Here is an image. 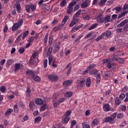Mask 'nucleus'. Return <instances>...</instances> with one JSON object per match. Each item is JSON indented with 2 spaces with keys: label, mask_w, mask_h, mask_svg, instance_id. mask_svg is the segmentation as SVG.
<instances>
[{
  "label": "nucleus",
  "mask_w": 128,
  "mask_h": 128,
  "mask_svg": "<svg viewBox=\"0 0 128 128\" xmlns=\"http://www.w3.org/2000/svg\"><path fill=\"white\" fill-rule=\"evenodd\" d=\"M118 115V113L116 112H114L111 115L110 117H106L104 118V122H110V124H114L116 122V116Z\"/></svg>",
  "instance_id": "nucleus-1"
},
{
  "label": "nucleus",
  "mask_w": 128,
  "mask_h": 128,
  "mask_svg": "<svg viewBox=\"0 0 128 128\" xmlns=\"http://www.w3.org/2000/svg\"><path fill=\"white\" fill-rule=\"evenodd\" d=\"M76 1H72L69 4L67 10V14H72L74 6H76Z\"/></svg>",
  "instance_id": "nucleus-2"
},
{
  "label": "nucleus",
  "mask_w": 128,
  "mask_h": 128,
  "mask_svg": "<svg viewBox=\"0 0 128 128\" xmlns=\"http://www.w3.org/2000/svg\"><path fill=\"white\" fill-rule=\"evenodd\" d=\"M124 30H128V19H126L122 21L120 24L117 26V28H122V26H124Z\"/></svg>",
  "instance_id": "nucleus-3"
},
{
  "label": "nucleus",
  "mask_w": 128,
  "mask_h": 128,
  "mask_svg": "<svg viewBox=\"0 0 128 128\" xmlns=\"http://www.w3.org/2000/svg\"><path fill=\"white\" fill-rule=\"evenodd\" d=\"M48 78L49 80H50V82H56L58 80V76L53 74H49L48 76Z\"/></svg>",
  "instance_id": "nucleus-4"
},
{
  "label": "nucleus",
  "mask_w": 128,
  "mask_h": 128,
  "mask_svg": "<svg viewBox=\"0 0 128 128\" xmlns=\"http://www.w3.org/2000/svg\"><path fill=\"white\" fill-rule=\"evenodd\" d=\"M60 42H58L56 44L53 48V52H54V54H56V52L60 50Z\"/></svg>",
  "instance_id": "nucleus-5"
},
{
  "label": "nucleus",
  "mask_w": 128,
  "mask_h": 128,
  "mask_svg": "<svg viewBox=\"0 0 128 128\" xmlns=\"http://www.w3.org/2000/svg\"><path fill=\"white\" fill-rule=\"evenodd\" d=\"M32 94V90L30 88L28 87H27L26 90V96L27 100H30V94Z\"/></svg>",
  "instance_id": "nucleus-6"
},
{
  "label": "nucleus",
  "mask_w": 128,
  "mask_h": 128,
  "mask_svg": "<svg viewBox=\"0 0 128 128\" xmlns=\"http://www.w3.org/2000/svg\"><path fill=\"white\" fill-rule=\"evenodd\" d=\"M103 110H104V112H110L112 110V108H110V106L108 103L104 104Z\"/></svg>",
  "instance_id": "nucleus-7"
},
{
  "label": "nucleus",
  "mask_w": 128,
  "mask_h": 128,
  "mask_svg": "<svg viewBox=\"0 0 128 128\" xmlns=\"http://www.w3.org/2000/svg\"><path fill=\"white\" fill-rule=\"evenodd\" d=\"M72 65H70V63H68V64L66 66V68H65L66 70V68H68L66 72L67 76H70V72H72Z\"/></svg>",
  "instance_id": "nucleus-8"
},
{
  "label": "nucleus",
  "mask_w": 128,
  "mask_h": 128,
  "mask_svg": "<svg viewBox=\"0 0 128 128\" xmlns=\"http://www.w3.org/2000/svg\"><path fill=\"white\" fill-rule=\"evenodd\" d=\"M96 84H98L100 82V80L102 78L100 77V72H98L96 76Z\"/></svg>",
  "instance_id": "nucleus-9"
},
{
  "label": "nucleus",
  "mask_w": 128,
  "mask_h": 128,
  "mask_svg": "<svg viewBox=\"0 0 128 128\" xmlns=\"http://www.w3.org/2000/svg\"><path fill=\"white\" fill-rule=\"evenodd\" d=\"M35 104L38 106L42 105V104H44V100H42V98H36L35 99Z\"/></svg>",
  "instance_id": "nucleus-10"
},
{
  "label": "nucleus",
  "mask_w": 128,
  "mask_h": 128,
  "mask_svg": "<svg viewBox=\"0 0 128 128\" xmlns=\"http://www.w3.org/2000/svg\"><path fill=\"white\" fill-rule=\"evenodd\" d=\"M20 27L18 24V22H15L13 24V26H12V32H16V30H18V28H20Z\"/></svg>",
  "instance_id": "nucleus-11"
},
{
  "label": "nucleus",
  "mask_w": 128,
  "mask_h": 128,
  "mask_svg": "<svg viewBox=\"0 0 128 128\" xmlns=\"http://www.w3.org/2000/svg\"><path fill=\"white\" fill-rule=\"evenodd\" d=\"M98 71L96 69H92L89 71V74L90 76H96Z\"/></svg>",
  "instance_id": "nucleus-12"
},
{
  "label": "nucleus",
  "mask_w": 128,
  "mask_h": 128,
  "mask_svg": "<svg viewBox=\"0 0 128 128\" xmlns=\"http://www.w3.org/2000/svg\"><path fill=\"white\" fill-rule=\"evenodd\" d=\"M103 36H106V38H110L112 36V32L110 30H106L103 34Z\"/></svg>",
  "instance_id": "nucleus-13"
},
{
  "label": "nucleus",
  "mask_w": 128,
  "mask_h": 128,
  "mask_svg": "<svg viewBox=\"0 0 128 128\" xmlns=\"http://www.w3.org/2000/svg\"><path fill=\"white\" fill-rule=\"evenodd\" d=\"M112 20V19L110 18V15H107L104 18V22L105 24H106V22H110Z\"/></svg>",
  "instance_id": "nucleus-14"
},
{
  "label": "nucleus",
  "mask_w": 128,
  "mask_h": 128,
  "mask_svg": "<svg viewBox=\"0 0 128 128\" xmlns=\"http://www.w3.org/2000/svg\"><path fill=\"white\" fill-rule=\"evenodd\" d=\"M96 22H99V24H102L103 22H104V17H102V16H100L96 18Z\"/></svg>",
  "instance_id": "nucleus-15"
},
{
  "label": "nucleus",
  "mask_w": 128,
  "mask_h": 128,
  "mask_svg": "<svg viewBox=\"0 0 128 128\" xmlns=\"http://www.w3.org/2000/svg\"><path fill=\"white\" fill-rule=\"evenodd\" d=\"M74 92H72V91H68L66 92L65 94H64V96L65 98H72V96Z\"/></svg>",
  "instance_id": "nucleus-16"
},
{
  "label": "nucleus",
  "mask_w": 128,
  "mask_h": 128,
  "mask_svg": "<svg viewBox=\"0 0 128 128\" xmlns=\"http://www.w3.org/2000/svg\"><path fill=\"white\" fill-rule=\"evenodd\" d=\"M28 106L31 110H34L36 108V104H34V102H30L29 103Z\"/></svg>",
  "instance_id": "nucleus-17"
},
{
  "label": "nucleus",
  "mask_w": 128,
  "mask_h": 128,
  "mask_svg": "<svg viewBox=\"0 0 128 128\" xmlns=\"http://www.w3.org/2000/svg\"><path fill=\"white\" fill-rule=\"evenodd\" d=\"M92 84V79L88 77L86 78V88H90Z\"/></svg>",
  "instance_id": "nucleus-18"
},
{
  "label": "nucleus",
  "mask_w": 128,
  "mask_h": 128,
  "mask_svg": "<svg viewBox=\"0 0 128 128\" xmlns=\"http://www.w3.org/2000/svg\"><path fill=\"white\" fill-rule=\"evenodd\" d=\"M68 18H70V16H64V18L62 20V26H64V24H66V22H68Z\"/></svg>",
  "instance_id": "nucleus-19"
},
{
  "label": "nucleus",
  "mask_w": 128,
  "mask_h": 128,
  "mask_svg": "<svg viewBox=\"0 0 128 128\" xmlns=\"http://www.w3.org/2000/svg\"><path fill=\"white\" fill-rule=\"evenodd\" d=\"M20 68V64L16 63L14 64V72H16Z\"/></svg>",
  "instance_id": "nucleus-20"
},
{
  "label": "nucleus",
  "mask_w": 128,
  "mask_h": 128,
  "mask_svg": "<svg viewBox=\"0 0 128 128\" xmlns=\"http://www.w3.org/2000/svg\"><path fill=\"white\" fill-rule=\"evenodd\" d=\"M52 47H50L46 52V56H52Z\"/></svg>",
  "instance_id": "nucleus-21"
},
{
  "label": "nucleus",
  "mask_w": 128,
  "mask_h": 128,
  "mask_svg": "<svg viewBox=\"0 0 128 128\" xmlns=\"http://www.w3.org/2000/svg\"><path fill=\"white\" fill-rule=\"evenodd\" d=\"M32 78L35 82H40V78L37 75L34 74L32 76Z\"/></svg>",
  "instance_id": "nucleus-22"
},
{
  "label": "nucleus",
  "mask_w": 128,
  "mask_h": 128,
  "mask_svg": "<svg viewBox=\"0 0 128 128\" xmlns=\"http://www.w3.org/2000/svg\"><path fill=\"white\" fill-rule=\"evenodd\" d=\"M72 83V80H65L63 82V86H70V84Z\"/></svg>",
  "instance_id": "nucleus-23"
},
{
  "label": "nucleus",
  "mask_w": 128,
  "mask_h": 128,
  "mask_svg": "<svg viewBox=\"0 0 128 128\" xmlns=\"http://www.w3.org/2000/svg\"><path fill=\"white\" fill-rule=\"evenodd\" d=\"M70 118L65 116V118H64L63 120H62V122L64 124H68V122H70Z\"/></svg>",
  "instance_id": "nucleus-24"
},
{
  "label": "nucleus",
  "mask_w": 128,
  "mask_h": 128,
  "mask_svg": "<svg viewBox=\"0 0 128 128\" xmlns=\"http://www.w3.org/2000/svg\"><path fill=\"white\" fill-rule=\"evenodd\" d=\"M79 86L80 88H84L86 86V80L84 79L83 80H82L80 81L79 83Z\"/></svg>",
  "instance_id": "nucleus-25"
},
{
  "label": "nucleus",
  "mask_w": 128,
  "mask_h": 128,
  "mask_svg": "<svg viewBox=\"0 0 128 128\" xmlns=\"http://www.w3.org/2000/svg\"><path fill=\"white\" fill-rule=\"evenodd\" d=\"M36 60H38V58H32V57H30V64H36V62H38Z\"/></svg>",
  "instance_id": "nucleus-26"
},
{
  "label": "nucleus",
  "mask_w": 128,
  "mask_h": 128,
  "mask_svg": "<svg viewBox=\"0 0 128 128\" xmlns=\"http://www.w3.org/2000/svg\"><path fill=\"white\" fill-rule=\"evenodd\" d=\"M12 112H14L12 109H11V108L8 109L6 110V112H5V116H10V114H12Z\"/></svg>",
  "instance_id": "nucleus-27"
},
{
  "label": "nucleus",
  "mask_w": 128,
  "mask_h": 128,
  "mask_svg": "<svg viewBox=\"0 0 128 128\" xmlns=\"http://www.w3.org/2000/svg\"><path fill=\"white\" fill-rule=\"evenodd\" d=\"M99 122L100 121H98V119L95 118L92 121L91 123V126H97Z\"/></svg>",
  "instance_id": "nucleus-28"
},
{
  "label": "nucleus",
  "mask_w": 128,
  "mask_h": 128,
  "mask_svg": "<svg viewBox=\"0 0 128 128\" xmlns=\"http://www.w3.org/2000/svg\"><path fill=\"white\" fill-rule=\"evenodd\" d=\"M48 108V104H44L40 108V110L42 112H44Z\"/></svg>",
  "instance_id": "nucleus-29"
},
{
  "label": "nucleus",
  "mask_w": 128,
  "mask_h": 128,
  "mask_svg": "<svg viewBox=\"0 0 128 128\" xmlns=\"http://www.w3.org/2000/svg\"><path fill=\"white\" fill-rule=\"evenodd\" d=\"M26 74H27V76H34V72L30 69H28L26 72Z\"/></svg>",
  "instance_id": "nucleus-30"
},
{
  "label": "nucleus",
  "mask_w": 128,
  "mask_h": 128,
  "mask_svg": "<svg viewBox=\"0 0 128 128\" xmlns=\"http://www.w3.org/2000/svg\"><path fill=\"white\" fill-rule=\"evenodd\" d=\"M0 91L2 94H6V86H2L0 88Z\"/></svg>",
  "instance_id": "nucleus-31"
},
{
  "label": "nucleus",
  "mask_w": 128,
  "mask_h": 128,
  "mask_svg": "<svg viewBox=\"0 0 128 128\" xmlns=\"http://www.w3.org/2000/svg\"><path fill=\"white\" fill-rule=\"evenodd\" d=\"M70 114H72V110H69L66 111V113L64 114V116L67 118H70Z\"/></svg>",
  "instance_id": "nucleus-32"
},
{
  "label": "nucleus",
  "mask_w": 128,
  "mask_h": 128,
  "mask_svg": "<svg viewBox=\"0 0 128 128\" xmlns=\"http://www.w3.org/2000/svg\"><path fill=\"white\" fill-rule=\"evenodd\" d=\"M120 104H122V101L120 100V98L116 97L115 98V104H116V106H120Z\"/></svg>",
  "instance_id": "nucleus-33"
},
{
  "label": "nucleus",
  "mask_w": 128,
  "mask_h": 128,
  "mask_svg": "<svg viewBox=\"0 0 128 128\" xmlns=\"http://www.w3.org/2000/svg\"><path fill=\"white\" fill-rule=\"evenodd\" d=\"M42 122V117H40V116H37L34 120V124H36L38 122Z\"/></svg>",
  "instance_id": "nucleus-34"
},
{
  "label": "nucleus",
  "mask_w": 128,
  "mask_h": 128,
  "mask_svg": "<svg viewBox=\"0 0 128 128\" xmlns=\"http://www.w3.org/2000/svg\"><path fill=\"white\" fill-rule=\"evenodd\" d=\"M17 24L20 28L22 24H24V20L22 18H19L17 22Z\"/></svg>",
  "instance_id": "nucleus-35"
},
{
  "label": "nucleus",
  "mask_w": 128,
  "mask_h": 128,
  "mask_svg": "<svg viewBox=\"0 0 128 128\" xmlns=\"http://www.w3.org/2000/svg\"><path fill=\"white\" fill-rule=\"evenodd\" d=\"M60 28H62V26H60V25L58 24L55 27H54L53 28V32H58V30H60Z\"/></svg>",
  "instance_id": "nucleus-36"
},
{
  "label": "nucleus",
  "mask_w": 128,
  "mask_h": 128,
  "mask_svg": "<svg viewBox=\"0 0 128 128\" xmlns=\"http://www.w3.org/2000/svg\"><path fill=\"white\" fill-rule=\"evenodd\" d=\"M98 26V24L96 23L91 26L90 27L88 28V30H94Z\"/></svg>",
  "instance_id": "nucleus-37"
},
{
  "label": "nucleus",
  "mask_w": 128,
  "mask_h": 128,
  "mask_svg": "<svg viewBox=\"0 0 128 128\" xmlns=\"http://www.w3.org/2000/svg\"><path fill=\"white\" fill-rule=\"evenodd\" d=\"M96 66V64H90L87 68L89 69V70H94Z\"/></svg>",
  "instance_id": "nucleus-38"
},
{
  "label": "nucleus",
  "mask_w": 128,
  "mask_h": 128,
  "mask_svg": "<svg viewBox=\"0 0 128 128\" xmlns=\"http://www.w3.org/2000/svg\"><path fill=\"white\" fill-rule=\"evenodd\" d=\"M28 36V30L24 31L23 33V36L22 37V40H24V38H26Z\"/></svg>",
  "instance_id": "nucleus-39"
},
{
  "label": "nucleus",
  "mask_w": 128,
  "mask_h": 128,
  "mask_svg": "<svg viewBox=\"0 0 128 128\" xmlns=\"http://www.w3.org/2000/svg\"><path fill=\"white\" fill-rule=\"evenodd\" d=\"M82 128H90V126L86 124V122H84L82 123Z\"/></svg>",
  "instance_id": "nucleus-40"
},
{
  "label": "nucleus",
  "mask_w": 128,
  "mask_h": 128,
  "mask_svg": "<svg viewBox=\"0 0 128 128\" xmlns=\"http://www.w3.org/2000/svg\"><path fill=\"white\" fill-rule=\"evenodd\" d=\"M15 6H16V8L17 12H19L20 11V8H21L20 4V3H16L15 4Z\"/></svg>",
  "instance_id": "nucleus-41"
},
{
  "label": "nucleus",
  "mask_w": 128,
  "mask_h": 128,
  "mask_svg": "<svg viewBox=\"0 0 128 128\" xmlns=\"http://www.w3.org/2000/svg\"><path fill=\"white\" fill-rule=\"evenodd\" d=\"M38 56V51H34V52L32 53V56L30 58H36V56Z\"/></svg>",
  "instance_id": "nucleus-42"
},
{
  "label": "nucleus",
  "mask_w": 128,
  "mask_h": 128,
  "mask_svg": "<svg viewBox=\"0 0 128 128\" xmlns=\"http://www.w3.org/2000/svg\"><path fill=\"white\" fill-rule=\"evenodd\" d=\"M116 116L117 118H124V113H119Z\"/></svg>",
  "instance_id": "nucleus-43"
},
{
  "label": "nucleus",
  "mask_w": 128,
  "mask_h": 128,
  "mask_svg": "<svg viewBox=\"0 0 128 128\" xmlns=\"http://www.w3.org/2000/svg\"><path fill=\"white\" fill-rule=\"evenodd\" d=\"M66 6V0H62L60 2V6L62 8H64Z\"/></svg>",
  "instance_id": "nucleus-44"
},
{
  "label": "nucleus",
  "mask_w": 128,
  "mask_h": 128,
  "mask_svg": "<svg viewBox=\"0 0 128 128\" xmlns=\"http://www.w3.org/2000/svg\"><path fill=\"white\" fill-rule=\"evenodd\" d=\"M30 8L32 12H34V10H36V5H34V4H31L30 5Z\"/></svg>",
  "instance_id": "nucleus-45"
},
{
  "label": "nucleus",
  "mask_w": 128,
  "mask_h": 128,
  "mask_svg": "<svg viewBox=\"0 0 128 128\" xmlns=\"http://www.w3.org/2000/svg\"><path fill=\"white\" fill-rule=\"evenodd\" d=\"M88 4L85 1H84V2H82V4H81L82 8H88Z\"/></svg>",
  "instance_id": "nucleus-46"
},
{
  "label": "nucleus",
  "mask_w": 128,
  "mask_h": 128,
  "mask_svg": "<svg viewBox=\"0 0 128 128\" xmlns=\"http://www.w3.org/2000/svg\"><path fill=\"white\" fill-rule=\"evenodd\" d=\"M114 63H110V62H108L106 65V68H108V70H110V68H112V66H114Z\"/></svg>",
  "instance_id": "nucleus-47"
},
{
  "label": "nucleus",
  "mask_w": 128,
  "mask_h": 128,
  "mask_svg": "<svg viewBox=\"0 0 128 128\" xmlns=\"http://www.w3.org/2000/svg\"><path fill=\"white\" fill-rule=\"evenodd\" d=\"M18 52H19V54H24V48H20L18 50Z\"/></svg>",
  "instance_id": "nucleus-48"
},
{
  "label": "nucleus",
  "mask_w": 128,
  "mask_h": 128,
  "mask_svg": "<svg viewBox=\"0 0 128 128\" xmlns=\"http://www.w3.org/2000/svg\"><path fill=\"white\" fill-rule=\"evenodd\" d=\"M80 10H78L74 15L73 16L74 18H80Z\"/></svg>",
  "instance_id": "nucleus-49"
},
{
  "label": "nucleus",
  "mask_w": 128,
  "mask_h": 128,
  "mask_svg": "<svg viewBox=\"0 0 128 128\" xmlns=\"http://www.w3.org/2000/svg\"><path fill=\"white\" fill-rule=\"evenodd\" d=\"M26 12H30V5H26L25 7Z\"/></svg>",
  "instance_id": "nucleus-50"
},
{
  "label": "nucleus",
  "mask_w": 128,
  "mask_h": 128,
  "mask_svg": "<svg viewBox=\"0 0 128 128\" xmlns=\"http://www.w3.org/2000/svg\"><path fill=\"white\" fill-rule=\"evenodd\" d=\"M22 34H20L16 40V42H20V39L22 38Z\"/></svg>",
  "instance_id": "nucleus-51"
},
{
  "label": "nucleus",
  "mask_w": 128,
  "mask_h": 128,
  "mask_svg": "<svg viewBox=\"0 0 128 128\" xmlns=\"http://www.w3.org/2000/svg\"><path fill=\"white\" fill-rule=\"evenodd\" d=\"M104 35L102 34L96 38V42H100V40H102V38H104Z\"/></svg>",
  "instance_id": "nucleus-52"
},
{
  "label": "nucleus",
  "mask_w": 128,
  "mask_h": 128,
  "mask_svg": "<svg viewBox=\"0 0 128 128\" xmlns=\"http://www.w3.org/2000/svg\"><path fill=\"white\" fill-rule=\"evenodd\" d=\"M126 98V94L122 93L119 95V98L120 100H124Z\"/></svg>",
  "instance_id": "nucleus-53"
},
{
  "label": "nucleus",
  "mask_w": 128,
  "mask_h": 128,
  "mask_svg": "<svg viewBox=\"0 0 128 128\" xmlns=\"http://www.w3.org/2000/svg\"><path fill=\"white\" fill-rule=\"evenodd\" d=\"M34 38L32 36H30L28 38L27 42L30 44V42H34Z\"/></svg>",
  "instance_id": "nucleus-54"
},
{
  "label": "nucleus",
  "mask_w": 128,
  "mask_h": 128,
  "mask_svg": "<svg viewBox=\"0 0 128 128\" xmlns=\"http://www.w3.org/2000/svg\"><path fill=\"white\" fill-rule=\"evenodd\" d=\"M6 64L8 66H12V59H9L7 60Z\"/></svg>",
  "instance_id": "nucleus-55"
},
{
  "label": "nucleus",
  "mask_w": 128,
  "mask_h": 128,
  "mask_svg": "<svg viewBox=\"0 0 128 128\" xmlns=\"http://www.w3.org/2000/svg\"><path fill=\"white\" fill-rule=\"evenodd\" d=\"M48 44H52V36H50L48 38Z\"/></svg>",
  "instance_id": "nucleus-56"
},
{
  "label": "nucleus",
  "mask_w": 128,
  "mask_h": 128,
  "mask_svg": "<svg viewBox=\"0 0 128 128\" xmlns=\"http://www.w3.org/2000/svg\"><path fill=\"white\" fill-rule=\"evenodd\" d=\"M111 58L112 60H116V61L118 60V59L116 58V55L111 56Z\"/></svg>",
  "instance_id": "nucleus-57"
},
{
  "label": "nucleus",
  "mask_w": 128,
  "mask_h": 128,
  "mask_svg": "<svg viewBox=\"0 0 128 128\" xmlns=\"http://www.w3.org/2000/svg\"><path fill=\"white\" fill-rule=\"evenodd\" d=\"M64 100H66V98H60L58 100V102L59 104H62V102H64Z\"/></svg>",
  "instance_id": "nucleus-58"
},
{
  "label": "nucleus",
  "mask_w": 128,
  "mask_h": 128,
  "mask_svg": "<svg viewBox=\"0 0 128 128\" xmlns=\"http://www.w3.org/2000/svg\"><path fill=\"white\" fill-rule=\"evenodd\" d=\"M77 18L78 17H74V16L72 17V18H73L72 20H73V22H74L75 23H76V24H78V22L79 20H80V19L78 18Z\"/></svg>",
  "instance_id": "nucleus-59"
},
{
  "label": "nucleus",
  "mask_w": 128,
  "mask_h": 128,
  "mask_svg": "<svg viewBox=\"0 0 128 128\" xmlns=\"http://www.w3.org/2000/svg\"><path fill=\"white\" fill-rule=\"evenodd\" d=\"M107 0H102L99 3L100 6H104V4L106 2Z\"/></svg>",
  "instance_id": "nucleus-60"
},
{
  "label": "nucleus",
  "mask_w": 128,
  "mask_h": 128,
  "mask_svg": "<svg viewBox=\"0 0 128 128\" xmlns=\"http://www.w3.org/2000/svg\"><path fill=\"white\" fill-rule=\"evenodd\" d=\"M121 110L122 112H126V105H122L121 106Z\"/></svg>",
  "instance_id": "nucleus-61"
},
{
  "label": "nucleus",
  "mask_w": 128,
  "mask_h": 128,
  "mask_svg": "<svg viewBox=\"0 0 128 128\" xmlns=\"http://www.w3.org/2000/svg\"><path fill=\"white\" fill-rule=\"evenodd\" d=\"M83 18L86 20H88L90 18V16H88V15H84Z\"/></svg>",
  "instance_id": "nucleus-62"
},
{
  "label": "nucleus",
  "mask_w": 128,
  "mask_h": 128,
  "mask_svg": "<svg viewBox=\"0 0 128 128\" xmlns=\"http://www.w3.org/2000/svg\"><path fill=\"white\" fill-rule=\"evenodd\" d=\"M48 66V60L47 59L45 60L44 62V68H46Z\"/></svg>",
  "instance_id": "nucleus-63"
},
{
  "label": "nucleus",
  "mask_w": 128,
  "mask_h": 128,
  "mask_svg": "<svg viewBox=\"0 0 128 128\" xmlns=\"http://www.w3.org/2000/svg\"><path fill=\"white\" fill-rule=\"evenodd\" d=\"M128 88L126 86H125L124 87V88L122 90V92H128Z\"/></svg>",
  "instance_id": "nucleus-64"
}]
</instances>
